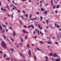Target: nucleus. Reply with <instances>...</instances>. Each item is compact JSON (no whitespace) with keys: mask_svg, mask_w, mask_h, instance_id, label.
I'll list each match as a JSON object with an SVG mask.
<instances>
[{"mask_svg":"<svg viewBox=\"0 0 61 61\" xmlns=\"http://www.w3.org/2000/svg\"><path fill=\"white\" fill-rule=\"evenodd\" d=\"M1 45L4 48H7V46L5 43L4 42H2L1 43Z\"/></svg>","mask_w":61,"mask_h":61,"instance_id":"nucleus-1","label":"nucleus"},{"mask_svg":"<svg viewBox=\"0 0 61 61\" xmlns=\"http://www.w3.org/2000/svg\"><path fill=\"white\" fill-rule=\"evenodd\" d=\"M22 31H23V32L24 33H25V34H26L27 33H27H28V32H26L24 30H22Z\"/></svg>","mask_w":61,"mask_h":61,"instance_id":"nucleus-2","label":"nucleus"},{"mask_svg":"<svg viewBox=\"0 0 61 61\" xmlns=\"http://www.w3.org/2000/svg\"><path fill=\"white\" fill-rule=\"evenodd\" d=\"M44 13L46 15L47 14V11L46 10L44 12Z\"/></svg>","mask_w":61,"mask_h":61,"instance_id":"nucleus-3","label":"nucleus"},{"mask_svg":"<svg viewBox=\"0 0 61 61\" xmlns=\"http://www.w3.org/2000/svg\"><path fill=\"white\" fill-rule=\"evenodd\" d=\"M15 31L13 33V36H15Z\"/></svg>","mask_w":61,"mask_h":61,"instance_id":"nucleus-4","label":"nucleus"},{"mask_svg":"<svg viewBox=\"0 0 61 61\" xmlns=\"http://www.w3.org/2000/svg\"><path fill=\"white\" fill-rule=\"evenodd\" d=\"M0 29L2 30H3L2 28L0 25Z\"/></svg>","mask_w":61,"mask_h":61,"instance_id":"nucleus-5","label":"nucleus"},{"mask_svg":"<svg viewBox=\"0 0 61 61\" xmlns=\"http://www.w3.org/2000/svg\"><path fill=\"white\" fill-rule=\"evenodd\" d=\"M40 34H41L42 35L41 36H43V33H42L41 31H40Z\"/></svg>","mask_w":61,"mask_h":61,"instance_id":"nucleus-6","label":"nucleus"},{"mask_svg":"<svg viewBox=\"0 0 61 61\" xmlns=\"http://www.w3.org/2000/svg\"><path fill=\"white\" fill-rule=\"evenodd\" d=\"M6 36L5 35H4L3 36V38L5 39H6Z\"/></svg>","mask_w":61,"mask_h":61,"instance_id":"nucleus-7","label":"nucleus"},{"mask_svg":"<svg viewBox=\"0 0 61 61\" xmlns=\"http://www.w3.org/2000/svg\"><path fill=\"white\" fill-rule=\"evenodd\" d=\"M41 9L42 11H44L45 10V9H43L42 8H41Z\"/></svg>","mask_w":61,"mask_h":61,"instance_id":"nucleus-8","label":"nucleus"},{"mask_svg":"<svg viewBox=\"0 0 61 61\" xmlns=\"http://www.w3.org/2000/svg\"><path fill=\"white\" fill-rule=\"evenodd\" d=\"M6 55L5 54H4V58H5L6 57Z\"/></svg>","mask_w":61,"mask_h":61,"instance_id":"nucleus-9","label":"nucleus"},{"mask_svg":"<svg viewBox=\"0 0 61 61\" xmlns=\"http://www.w3.org/2000/svg\"><path fill=\"white\" fill-rule=\"evenodd\" d=\"M20 17L22 18L23 19H24V17L23 16H21Z\"/></svg>","mask_w":61,"mask_h":61,"instance_id":"nucleus-10","label":"nucleus"},{"mask_svg":"<svg viewBox=\"0 0 61 61\" xmlns=\"http://www.w3.org/2000/svg\"><path fill=\"white\" fill-rule=\"evenodd\" d=\"M41 17L40 18L41 19V20H42L43 19V18H42V16H41V17Z\"/></svg>","mask_w":61,"mask_h":61,"instance_id":"nucleus-11","label":"nucleus"},{"mask_svg":"<svg viewBox=\"0 0 61 61\" xmlns=\"http://www.w3.org/2000/svg\"><path fill=\"white\" fill-rule=\"evenodd\" d=\"M32 16V14H31L30 16V18H29L30 19L31 18Z\"/></svg>","mask_w":61,"mask_h":61,"instance_id":"nucleus-12","label":"nucleus"},{"mask_svg":"<svg viewBox=\"0 0 61 61\" xmlns=\"http://www.w3.org/2000/svg\"><path fill=\"white\" fill-rule=\"evenodd\" d=\"M37 50L38 51H41V50L38 47H37Z\"/></svg>","mask_w":61,"mask_h":61,"instance_id":"nucleus-13","label":"nucleus"},{"mask_svg":"<svg viewBox=\"0 0 61 61\" xmlns=\"http://www.w3.org/2000/svg\"><path fill=\"white\" fill-rule=\"evenodd\" d=\"M60 59H58L57 60H56V61H60Z\"/></svg>","mask_w":61,"mask_h":61,"instance_id":"nucleus-14","label":"nucleus"},{"mask_svg":"<svg viewBox=\"0 0 61 61\" xmlns=\"http://www.w3.org/2000/svg\"><path fill=\"white\" fill-rule=\"evenodd\" d=\"M46 22L47 24H48V20H46Z\"/></svg>","mask_w":61,"mask_h":61,"instance_id":"nucleus-15","label":"nucleus"},{"mask_svg":"<svg viewBox=\"0 0 61 61\" xmlns=\"http://www.w3.org/2000/svg\"><path fill=\"white\" fill-rule=\"evenodd\" d=\"M53 53H51V54H49V55L50 56H52L53 55Z\"/></svg>","mask_w":61,"mask_h":61,"instance_id":"nucleus-16","label":"nucleus"},{"mask_svg":"<svg viewBox=\"0 0 61 61\" xmlns=\"http://www.w3.org/2000/svg\"><path fill=\"white\" fill-rule=\"evenodd\" d=\"M59 7V5H58L57 6L56 8H58Z\"/></svg>","mask_w":61,"mask_h":61,"instance_id":"nucleus-17","label":"nucleus"},{"mask_svg":"<svg viewBox=\"0 0 61 61\" xmlns=\"http://www.w3.org/2000/svg\"><path fill=\"white\" fill-rule=\"evenodd\" d=\"M31 27H32L33 29H34V26L32 25H31Z\"/></svg>","mask_w":61,"mask_h":61,"instance_id":"nucleus-18","label":"nucleus"},{"mask_svg":"<svg viewBox=\"0 0 61 61\" xmlns=\"http://www.w3.org/2000/svg\"><path fill=\"white\" fill-rule=\"evenodd\" d=\"M27 39V36H25V40H26Z\"/></svg>","mask_w":61,"mask_h":61,"instance_id":"nucleus-19","label":"nucleus"},{"mask_svg":"<svg viewBox=\"0 0 61 61\" xmlns=\"http://www.w3.org/2000/svg\"><path fill=\"white\" fill-rule=\"evenodd\" d=\"M23 26L25 27V28H27V27H26V26L25 25H23Z\"/></svg>","mask_w":61,"mask_h":61,"instance_id":"nucleus-20","label":"nucleus"},{"mask_svg":"<svg viewBox=\"0 0 61 61\" xmlns=\"http://www.w3.org/2000/svg\"><path fill=\"white\" fill-rule=\"evenodd\" d=\"M10 59V58H7L5 59L6 60H8Z\"/></svg>","mask_w":61,"mask_h":61,"instance_id":"nucleus-21","label":"nucleus"},{"mask_svg":"<svg viewBox=\"0 0 61 61\" xmlns=\"http://www.w3.org/2000/svg\"><path fill=\"white\" fill-rule=\"evenodd\" d=\"M54 56L55 57H56L57 56V55H56V54H54Z\"/></svg>","mask_w":61,"mask_h":61,"instance_id":"nucleus-22","label":"nucleus"},{"mask_svg":"<svg viewBox=\"0 0 61 61\" xmlns=\"http://www.w3.org/2000/svg\"><path fill=\"white\" fill-rule=\"evenodd\" d=\"M55 43H56V44H57V45H58V43L57 42H55Z\"/></svg>","mask_w":61,"mask_h":61,"instance_id":"nucleus-23","label":"nucleus"},{"mask_svg":"<svg viewBox=\"0 0 61 61\" xmlns=\"http://www.w3.org/2000/svg\"><path fill=\"white\" fill-rule=\"evenodd\" d=\"M40 43L42 44H44V42H42L41 41H40Z\"/></svg>","mask_w":61,"mask_h":61,"instance_id":"nucleus-24","label":"nucleus"},{"mask_svg":"<svg viewBox=\"0 0 61 61\" xmlns=\"http://www.w3.org/2000/svg\"><path fill=\"white\" fill-rule=\"evenodd\" d=\"M57 27L58 28H59L60 27V26L58 25V24H57Z\"/></svg>","mask_w":61,"mask_h":61,"instance_id":"nucleus-25","label":"nucleus"},{"mask_svg":"<svg viewBox=\"0 0 61 61\" xmlns=\"http://www.w3.org/2000/svg\"><path fill=\"white\" fill-rule=\"evenodd\" d=\"M10 39H11V40L12 41H14V40L13 39H12L11 38H10Z\"/></svg>","mask_w":61,"mask_h":61,"instance_id":"nucleus-26","label":"nucleus"},{"mask_svg":"<svg viewBox=\"0 0 61 61\" xmlns=\"http://www.w3.org/2000/svg\"><path fill=\"white\" fill-rule=\"evenodd\" d=\"M31 50H29V52H28V53H31Z\"/></svg>","mask_w":61,"mask_h":61,"instance_id":"nucleus-27","label":"nucleus"},{"mask_svg":"<svg viewBox=\"0 0 61 61\" xmlns=\"http://www.w3.org/2000/svg\"><path fill=\"white\" fill-rule=\"evenodd\" d=\"M28 15V14H25V16H27Z\"/></svg>","mask_w":61,"mask_h":61,"instance_id":"nucleus-28","label":"nucleus"},{"mask_svg":"<svg viewBox=\"0 0 61 61\" xmlns=\"http://www.w3.org/2000/svg\"><path fill=\"white\" fill-rule=\"evenodd\" d=\"M10 49L11 51H14V50H13V49Z\"/></svg>","mask_w":61,"mask_h":61,"instance_id":"nucleus-29","label":"nucleus"},{"mask_svg":"<svg viewBox=\"0 0 61 61\" xmlns=\"http://www.w3.org/2000/svg\"><path fill=\"white\" fill-rule=\"evenodd\" d=\"M34 57L35 59H36V56H35V55H34Z\"/></svg>","mask_w":61,"mask_h":61,"instance_id":"nucleus-30","label":"nucleus"},{"mask_svg":"<svg viewBox=\"0 0 61 61\" xmlns=\"http://www.w3.org/2000/svg\"><path fill=\"white\" fill-rule=\"evenodd\" d=\"M47 43H48L49 44H51V43L50 42H47Z\"/></svg>","mask_w":61,"mask_h":61,"instance_id":"nucleus-31","label":"nucleus"},{"mask_svg":"<svg viewBox=\"0 0 61 61\" xmlns=\"http://www.w3.org/2000/svg\"><path fill=\"white\" fill-rule=\"evenodd\" d=\"M37 33H38V35H39V30H38Z\"/></svg>","mask_w":61,"mask_h":61,"instance_id":"nucleus-32","label":"nucleus"},{"mask_svg":"<svg viewBox=\"0 0 61 61\" xmlns=\"http://www.w3.org/2000/svg\"><path fill=\"white\" fill-rule=\"evenodd\" d=\"M20 39L21 40V41H22V42H23V39L22 38H21Z\"/></svg>","mask_w":61,"mask_h":61,"instance_id":"nucleus-33","label":"nucleus"},{"mask_svg":"<svg viewBox=\"0 0 61 61\" xmlns=\"http://www.w3.org/2000/svg\"><path fill=\"white\" fill-rule=\"evenodd\" d=\"M2 25L4 27L6 28V27L5 26V25H3V24H2Z\"/></svg>","mask_w":61,"mask_h":61,"instance_id":"nucleus-34","label":"nucleus"},{"mask_svg":"<svg viewBox=\"0 0 61 61\" xmlns=\"http://www.w3.org/2000/svg\"><path fill=\"white\" fill-rule=\"evenodd\" d=\"M28 54L29 55V56L30 57H31V53H28Z\"/></svg>","mask_w":61,"mask_h":61,"instance_id":"nucleus-35","label":"nucleus"},{"mask_svg":"<svg viewBox=\"0 0 61 61\" xmlns=\"http://www.w3.org/2000/svg\"><path fill=\"white\" fill-rule=\"evenodd\" d=\"M19 45H22V44L21 43H19Z\"/></svg>","mask_w":61,"mask_h":61,"instance_id":"nucleus-36","label":"nucleus"},{"mask_svg":"<svg viewBox=\"0 0 61 61\" xmlns=\"http://www.w3.org/2000/svg\"><path fill=\"white\" fill-rule=\"evenodd\" d=\"M5 32V30H3V31H1V32L2 33H4V32Z\"/></svg>","mask_w":61,"mask_h":61,"instance_id":"nucleus-37","label":"nucleus"},{"mask_svg":"<svg viewBox=\"0 0 61 61\" xmlns=\"http://www.w3.org/2000/svg\"><path fill=\"white\" fill-rule=\"evenodd\" d=\"M57 10H56V11H55V13L56 14H57Z\"/></svg>","mask_w":61,"mask_h":61,"instance_id":"nucleus-38","label":"nucleus"},{"mask_svg":"<svg viewBox=\"0 0 61 61\" xmlns=\"http://www.w3.org/2000/svg\"><path fill=\"white\" fill-rule=\"evenodd\" d=\"M53 0H51V3H52L53 2Z\"/></svg>","mask_w":61,"mask_h":61,"instance_id":"nucleus-39","label":"nucleus"},{"mask_svg":"<svg viewBox=\"0 0 61 61\" xmlns=\"http://www.w3.org/2000/svg\"><path fill=\"white\" fill-rule=\"evenodd\" d=\"M30 20H33V21L34 20L33 19H30Z\"/></svg>","mask_w":61,"mask_h":61,"instance_id":"nucleus-40","label":"nucleus"},{"mask_svg":"<svg viewBox=\"0 0 61 61\" xmlns=\"http://www.w3.org/2000/svg\"><path fill=\"white\" fill-rule=\"evenodd\" d=\"M7 40L8 41H9V39H8V38H6Z\"/></svg>","mask_w":61,"mask_h":61,"instance_id":"nucleus-41","label":"nucleus"},{"mask_svg":"<svg viewBox=\"0 0 61 61\" xmlns=\"http://www.w3.org/2000/svg\"><path fill=\"white\" fill-rule=\"evenodd\" d=\"M46 59H47V60H48V58L47 57V56H46Z\"/></svg>","mask_w":61,"mask_h":61,"instance_id":"nucleus-42","label":"nucleus"},{"mask_svg":"<svg viewBox=\"0 0 61 61\" xmlns=\"http://www.w3.org/2000/svg\"><path fill=\"white\" fill-rule=\"evenodd\" d=\"M36 14L37 15H38L39 14V12H37Z\"/></svg>","mask_w":61,"mask_h":61,"instance_id":"nucleus-43","label":"nucleus"},{"mask_svg":"<svg viewBox=\"0 0 61 61\" xmlns=\"http://www.w3.org/2000/svg\"><path fill=\"white\" fill-rule=\"evenodd\" d=\"M55 7H56V6H54L53 7V9H55Z\"/></svg>","mask_w":61,"mask_h":61,"instance_id":"nucleus-44","label":"nucleus"},{"mask_svg":"<svg viewBox=\"0 0 61 61\" xmlns=\"http://www.w3.org/2000/svg\"><path fill=\"white\" fill-rule=\"evenodd\" d=\"M31 27V25L29 26H28V28H30Z\"/></svg>","mask_w":61,"mask_h":61,"instance_id":"nucleus-45","label":"nucleus"},{"mask_svg":"<svg viewBox=\"0 0 61 61\" xmlns=\"http://www.w3.org/2000/svg\"><path fill=\"white\" fill-rule=\"evenodd\" d=\"M51 5H53H53H54V4L53 3H52L51 4Z\"/></svg>","mask_w":61,"mask_h":61,"instance_id":"nucleus-46","label":"nucleus"},{"mask_svg":"<svg viewBox=\"0 0 61 61\" xmlns=\"http://www.w3.org/2000/svg\"><path fill=\"white\" fill-rule=\"evenodd\" d=\"M10 29H11V30H12V28L11 27H10Z\"/></svg>","mask_w":61,"mask_h":61,"instance_id":"nucleus-47","label":"nucleus"},{"mask_svg":"<svg viewBox=\"0 0 61 61\" xmlns=\"http://www.w3.org/2000/svg\"><path fill=\"white\" fill-rule=\"evenodd\" d=\"M13 3L14 4H15V5H16V4L15 3H14V1H13Z\"/></svg>","mask_w":61,"mask_h":61,"instance_id":"nucleus-48","label":"nucleus"},{"mask_svg":"<svg viewBox=\"0 0 61 61\" xmlns=\"http://www.w3.org/2000/svg\"><path fill=\"white\" fill-rule=\"evenodd\" d=\"M34 19L35 20H37V18H34Z\"/></svg>","mask_w":61,"mask_h":61,"instance_id":"nucleus-49","label":"nucleus"},{"mask_svg":"<svg viewBox=\"0 0 61 61\" xmlns=\"http://www.w3.org/2000/svg\"><path fill=\"white\" fill-rule=\"evenodd\" d=\"M1 10L2 11L3 10V9L2 8H1Z\"/></svg>","mask_w":61,"mask_h":61,"instance_id":"nucleus-50","label":"nucleus"},{"mask_svg":"<svg viewBox=\"0 0 61 61\" xmlns=\"http://www.w3.org/2000/svg\"><path fill=\"white\" fill-rule=\"evenodd\" d=\"M19 47V45H17V48H18Z\"/></svg>","mask_w":61,"mask_h":61,"instance_id":"nucleus-51","label":"nucleus"},{"mask_svg":"<svg viewBox=\"0 0 61 61\" xmlns=\"http://www.w3.org/2000/svg\"><path fill=\"white\" fill-rule=\"evenodd\" d=\"M8 15V16L9 17H10L11 16H10V15H9V14H8V15Z\"/></svg>","mask_w":61,"mask_h":61,"instance_id":"nucleus-52","label":"nucleus"},{"mask_svg":"<svg viewBox=\"0 0 61 61\" xmlns=\"http://www.w3.org/2000/svg\"><path fill=\"white\" fill-rule=\"evenodd\" d=\"M0 53L1 54H2V51H0Z\"/></svg>","mask_w":61,"mask_h":61,"instance_id":"nucleus-53","label":"nucleus"},{"mask_svg":"<svg viewBox=\"0 0 61 61\" xmlns=\"http://www.w3.org/2000/svg\"><path fill=\"white\" fill-rule=\"evenodd\" d=\"M38 26H39V27H40V25H39L38 24Z\"/></svg>","mask_w":61,"mask_h":61,"instance_id":"nucleus-54","label":"nucleus"},{"mask_svg":"<svg viewBox=\"0 0 61 61\" xmlns=\"http://www.w3.org/2000/svg\"><path fill=\"white\" fill-rule=\"evenodd\" d=\"M25 11L24 10L23 11V13H25Z\"/></svg>","mask_w":61,"mask_h":61,"instance_id":"nucleus-55","label":"nucleus"},{"mask_svg":"<svg viewBox=\"0 0 61 61\" xmlns=\"http://www.w3.org/2000/svg\"><path fill=\"white\" fill-rule=\"evenodd\" d=\"M53 39H54V40L55 39V38L54 37H53Z\"/></svg>","mask_w":61,"mask_h":61,"instance_id":"nucleus-56","label":"nucleus"},{"mask_svg":"<svg viewBox=\"0 0 61 61\" xmlns=\"http://www.w3.org/2000/svg\"><path fill=\"white\" fill-rule=\"evenodd\" d=\"M42 23H43L44 24L45 23V22L44 21H42Z\"/></svg>","mask_w":61,"mask_h":61,"instance_id":"nucleus-57","label":"nucleus"},{"mask_svg":"<svg viewBox=\"0 0 61 61\" xmlns=\"http://www.w3.org/2000/svg\"><path fill=\"white\" fill-rule=\"evenodd\" d=\"M48 5V4H47L46 5H45V6H46V5Z\"/></svg>","mask_w":61,"mask_h":61,"instance_id":"nucleus-58","label":"nucleus"},{"mask_svg":"<svg viewBox=\"0 0 61 61\" xmlns=\"http://www.w3.org/2000/svg\"><path fill=\"white\" fill-rule=\"evenodd\" d=\"M20 22L21 23V24H22L23 23L21 21H20Z\"/></svg>","mask_w":61,"mask_h":61,"instance_id":"nucleus-59","label":"nucleus"},{"mask_svg":"<svg viewBox=\"0 0 61 61\" xmlns=\"http://www.w3.org/2000/svg\"><path fill=\"white\" fill-rule=\"evenodd\" d=\"M18 12H20V10H18Z\"/></svg>","mask_w":61,"mask_h":61,"instance_id":"nucleus-60","label":"nucleus"},{"mask_svg":"<svg viewBox=\"0 0 61 61\" xmlns=\"http://www.w3.org/2000/svg\"><path fill=\"white\" fill-rule=\"evenodd\" d=\"M50 28H51L52 29H54V28L53 27H50Z\"/></svg>","mask_w":61,"mask_h":61,"instance_id":"nucleus-61","label":"nucleus"},{"mask_svg":"<svg viewBox=\"0 0 61 61\" xmlns=\"http://www.w3.org/2000/svg\"><path fill=\"white\" fill-rule=\"evenodd\" d=\"M42 29V27H41L40 28V29L41 30V29Z\"/></svg>","mask_w":61,"mask_h":61,"instance_id":"nucleus-62","label":"nucleus"},{"mask_svg":"<svg viewBox=\"0 0 61 61\" xmlns=\"http://www.w3.org/2000/svg\"><path fill=\"white\" fill-rule=\"evenodd\" d=\"M23 61H26V60L25 59H24L23 60Z\"/></svg>","mask_w":61,"mask_h":61,"instance_id":"nucleus-63","label":"nucleus"},{"mask_svg":"<svg viewBox=\"0 0 61 61\" xmlns=\"http://www.w3.org/2000/svg\"><path fill=\"white\" fill-rule=\"evenodd\" d=\"M20 55L21 56H22V54L20 53Z\"/></svg>","mask_w":61,"mask_h":61,"instance_id":"nucleus-64","label":"nucleus"}]
</instances>
